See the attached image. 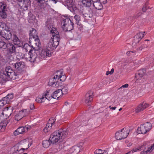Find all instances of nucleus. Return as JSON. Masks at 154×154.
<instances>
[{"label": "nucleus", "instance_id": "44", "mask_svg": "<svg viewBox=\"0 0 154 154\" xmlns=\"http://www.w3.org/2000/svg\"><path fill=\"white\" fill-rule=\"evenodd\" d=\"M88 2H90V4L89 6H85V7H90L91 5V2H93V3L95 2H97V1H100V0H87Z\"/></svg>", "mask_w": 154, "mask_h": 154}, {"label": "nucleus", "instance_id": "24", "mask_svg": "<svg viewBox=\"0 0 154 154\" xmlns=\"http://www.w3.org/2000/svg\"><path fill=\"white\" fill-rule=\"evenodd\" d=\"M146 70L145 69H143L138 71V72L136 74L135 77L137 79H140L145 74Z\"/></svg>", "mask_w": 154, "mask_h": 154}, {"label": "nucleus", "instance_id": "63", "mask_svg": "<svg viewBox=\"0 0 154 154\" xmlns=\"http://www.w3.org/2000/svg\"><path fill=\"white\" fill-rule=\"evenodd\" d=\"M130 51L131 53H134L136 52V51Z\"/></svg>", "mask_w": 154, "mask_h": 154}, {"label": "nucleus", "instance_id": "56", "mask_svg": "<svg viewBox=\"0 0 154 154\" xmlns=\"http://www.w3.org/2000/svg\"><path fill=\"white\" fill-rule=\"evenodd\" d=\"M109 107L110 109H112V110H115L116 108V107L115 106L114 107H111V106H109Z\"/></svg>", "mask_w": 154, "mask_h": 154}, {"label": "nucleus", "instance_id": "37", "mask_svg": "<svg viewBox=\"0 0 154 154\" xmlns=\"http://www.w3.org/2000/svg\"><path fill=\"white\" fill-rule=\"evenodd\" d=\"M21 112L23 113L24 116H26L27 115L29 114L30 111H29L28 109H24L20 111V113Z\"/></svg>", "mask_w": 154, "mask_h": 154}, {"label": "nucleus", "instance_id": "46", "mask_svg": "<svg viewBox=\"0 0 154 154\" xmlns=\"http://www.w3.org/2000/svg\"><path fill=\"white\" fill-rule=\"evenodd\" d=\"M2 99L1 100H0V109L4 105L6 104L5 103H4V102Z\"/></svg>", "mask_w": 154, "mask_h": 154}, {"label": "nucleus", "instance_id": "48", "mask_svg": "<svg viewBox=\"0 0 154 154\" xmlns=\"http://www.w3.org/2000/svg\"><path fill=\"white\" fill-rule=\"evenodd\" d=\"M30 109L31 110H33L35 109V106L33 104L31 103L30 105Z\"/></svg>", "mask_w": 154, "mask_h": 154}, {"label": "nucleus", "instance_id": "53", "mask_svg": "<svg viewBox=\"0 0 154 154\" xmlns=\"http://www.w3.org/2000/svg\"><path fill=\"white\" fill-rule=\"evenodd\" d=\"M101 2L103 4H105L107 2V0H100V2Z\"/></svg>", "mask_w": 154, "mask_h": 154}, {"label": "nucleus", "instance_id": "41", "mask_svg": "<svg viewBox=\"0 0 154 154\" xmlns=\"http://www.w3.org/2000/svg\"><path fill=\"white\" fill-rule=\"evenodd\" d=\"M143 146H140L138 147H135L131 151L133 152H135L137 151H140L141 150V148Z\"/></svg>", "mask_w": 154, "mask_h": 154}, {"label": "nucleus", "instance_id": "55", "mask_svg": "<svg viewBox=\"0 0 154 154\" xmlns=\"http://www.w3.org/2000/svg\"><path fill=\"white\" fill-rule=\"evenodd\" d=\"M128 86V84H126L125 85H123L121 88H127Z\"/></svg>", "mask_w": 154, "mask_h": 154}, {"label": "nucleus", "instance_id": "54", "mask_svg": "<svg viewBox=\"0 0 154 154\" xmlns=\"http://www.w3.org/2000/svg\"><path fill=\"white\" fill-rule=\"evenodd\" d=\"M23 147H21L19 149V151H20L21 150H24L26 149H27L28 148H29L27 147L26 148H23Z\"/></svg>", "mask_w": 154, "mask_h": 154}, {"label": "nucleus", "instance_id": "15", "mask_svg": "<svg viewBox=\"0 0 154 154\" xmlns=\"http://www.w3.org/2000/svg\"><path fill=\"white\" fill-rule=\"evenodd\" d=\"M5 48H7L9 53L12 54L16 51V47L11 43H8L5 46Z\"/></svg>", "mask_w": 154, "mask_h": 154}, {"label": "nucleus", "instance_id": "9", "mask_svg": "<svg viewBox=\"0 0 154 154\" xmlns=\"http://www.w3.org/2000/svg\"><path fill=\"white\" fill-rule=\"evenodd\" d=\"M8 8L7 4L4 2H0V17L2 19H5L7 17Z\"/></svg>", "mask_w": 154, "mask_h": 154}, {"label": "nucleus", "instance_id": "45", "mask_svg": "<svg viewBox=\"0 0 154 154\" xmlns=\"http://www.w3.org/2000/svg\"><path fill=\"white\" fill-rule=\"evenodd\" d=\"M6 25L4 23H0V29H2L3 30V29H4L5 28ZM5 29H4V30Z\"/></svg>", "mask_w": 154, "mask_h": 154}, {"label": "nucleus", "instance_id": "6", "mask_svg": "<svg viewBox=\"0 0 154 154\" xmlns=\"http://www.w3.org/2000/svg\"><path fill=\"white\" fill-rule=\"evenodd\" d=\"M151 128V124L146 122L143 124H141L140 127L138 128L137 131L138 134H145L149 131Z\"/></svg>", "mask_w": 154, "mask_h": 154}, {"label": "nucleus", "instance_id": "10", "mask_svg": "<svg viewBox=\"0 0 154 154\" xmlns=\"http://www.w3.org/2000/svg\"><path fill=\"white\" fill-rule=\"evenodd\" d=\"M129 134L128 130L124 128L120 131H118L115 134V137L117 140H121L127 137Z\"/></svg>", "mask_w": 154, "mask_h": 154}, {"label": "nucleus", "instance_id": "20", "mask_svg": "<svg viewBox=\"0 0 154 154\" xmlns=\"http://www.w3.org/2000/svg\"><path fill=\"white\" fill-rule=\"evenodd\" d=\"M1 35L7 40H9L12 37V34L10 31L4 30L1 33Z\"/></svg>", "mask_w": 154, "mask_h": 154}, {"label": "nucleus", "instance_id": "49", "mask_svg": "<svg viewBox=\"0 0 154 154\" xmlns=\"http://www.w3.org/2000/svg\"><path fill=\"white\" fill-rule=\"evenodd\" d=\"M103 152L101 150V151H100V154H108L107 152L106 151L103 150Z\"/></svg>", "mask_w": 154, "mask_h": 154}, {"label": "nucleus", "instance_id": "4", "mask_svg": "<svg viewBox=\"0 0 154 154\" xmlns=\"http://www.w3.org/2000/svg\"><path fill=\"white\" fill-rule=\"evenodd\" d=\"M9 64L18 73H21L24 71L26 64L23 61L15 62L14 61H11L9 62Z\"/></svg>", "mask_w": 154, "mask_h": 154}, {"label": "nucleus", "instance_id": "17", "mask_svg": "<svg viewBox=\"0 0 154 154\" xmlns=\"http://www.w3.org/2000/svg\"><path fill=\"white\" fill-rule=\"evenodd\" d=\"M149 106V104L143 102L136 108L135 110V112L137 113H139L144 110Z\"/></svg>", "mask_w": 154, "mask_h": 154}, {"label": "nucleus", "instance_id": "7", "mask_svg": "<svg viewBox=\"0 0 154 154\" xmlns=\"http://www.w3.org/2000/svg\"><path fill=\"white\" fill-rule=\"evenodd\" d=\"M29 38V42L30 43L32 42V39L33 40L35 41V44L38 47H39L40 43V40L38 38V36L37 35L36 31L34 29H32V31H30Z\"/></svg>", "mask_w": 154, "mask_h": 154}, {"label": "nucleus", "instance_id": "57", "mask_svg": "<svg viewBox=\"0 0 154 154\" xmlns=\"http://www.w3.org/2000/svg\"><path fill=\"white\" fill-rule=\"evenodd\" d=\"M148 153L146 151H143L140 152V154H147Z\"/></svg>", "mask_w": 154, "mask_h": 154}, {"label": "nucleus", "instance_id": "40", "mask_svg": "<svg viewBox=\"0 0 154 154\" xmlns=\"http://www.w3.org/2000/svg\"><path fill=\"white\" fill-rule=\"evenodd\" d=\"M82 2L83 5L85 6H89L90 4L89 2H88L87 0H80Z\"/></svg>", "mask_w": 154, "mask_h": 154}, {"label": "nucleus", "instance_id": "26", "mask_svg": "<svg viewBox=\"0 0 154 154\" xmlns=\"http://www.w3.org/2000/svg\"><path fill=\"white\" fill-rule=\"evenodd\" d=\"M23 48L26 51H29V53H35V50H34V48L32 46H30L28 44H26L24 45Z\"/></svg>", "mask_w": 154, "mask_h": 154}, {"label": "nucleus", "instance_id": "38", "mask_svg": "<svg viewBox=\"0 0 154 154\" xmlns=\"http://www.w3.org/2000/svg\"><path fill=\"white\" fill-rule=\"evenodd\" d=\"M74 18L76 21V23L78 25L79 21H81L80 16L78 14H75L74 16Z\"/></svg>", "mask_w": 154, "mask_h": 154}, {"label": "nucleus", "instance_id": "5", "mask_svg": "<svg viewBox=\"0 0 154 154\" xmlns=\"http://www.w3.org/2000/svg\"><path fill=\"white\" fill-rule=\"evenodd\" d=\"M65 5L72 12L79 11L81 13L82 12L83 9H79L74 4L73 0H66Z\"/></svg>", "mask_w": 154, "mask_h": 154}, {"label": "nucleus", "instance_id": "22", "mask_svg": "<svg viewBox=\"0 0 154 154\" xmlns=\"http://www.w3.org/2000/svg\"><path fill=\"white\" fill-rule=\"evenodd\" d=\"M80 148L77 146H74L70 149L69 153L67 154H77L80 151Z\"/></svg>", "mask_w": 154, "mask_h": 154}, {"label": "nucleus", "instance_id": "13", "mask_svg": "<svg viewBox=\"0 0 154 154\" xmlns=\"http://www.w3.org/2000/svg\"><path fill=\"white\" fill-rule=\"evenodd\" d=\"M55 122V119L54 118H51L50 119L43 131L45 133L48 132L51 129L52 126L53 127Z\"/></svg>", "mask_w": 154, "mask_h": 154}, {"label": "nucleus", "instance_id": "30", "mask_svg": "<svg viewBox=\"0 0 154 154\" xmlns=\"http://www.w3.org/2000/svg\"><path fill=\"white\" fill-rule=\"evenodd\" d=\"M93 6L96 9L98 10H101L103 8L102 5L100 1H97L93 3Z\"/></svg>", "mask_w": 154, "mask_h": 154}, {"label": "nucleus", "instance_id": "50", "mask_svg": "<svg viewBox=\"0 0 154 154\" xmlns=\"http://www.w3.org/2000/svg\"><path fill=\"white\" fill-rule=\"evenodd\" d=\"M36 1L38 2L39 3L41 4L45 2L44 0H35Z\"/></svg>", "mask_w": 154, "mask_h": 154}, {"label": "nucleus", "instance_id": "1", "mask_svg": "<svg viewBox=\"0 0 154 154\" xmlns=\"http://www.w3.org/2000/svg\"><path fill=\"white\" fill-rule=\"evenodd\" d=\"M54 21L52 18L48 19L46 23V26L50 30L52 37L48 43V45L51 48H56L59 45L60 36L57 29L53 26Z\"/></svg>", "mask_w": 154, "mask_h": 154}, {"label": "nucleus", "instance_id": "62", "mask_svg": "<svg viewBox=\"0 0 154 154\" xmlns=\"http://www.w3.org/2000/svg\"><path fill=\"white\" fill-rule=\"evenodd\" d=\"M110 74V72L109 71H108L106 72V75H108L109 74Z\"/></svg>", "mask_w": 154, "mask_h": 154}, {"label": "nucleus", "instance_id": "21", "mask_svg": "<svg viewBox=\"0 0 154 154\" xmlns=\"http://www.w3.org/2000/svg\"><path fill=\"white\" fill-rule=\"evenodd\" d=\"M28 130V127H21L18 128L14 133V135H17L19 134H22L27 131Z\"/></svg>", "mask_w": 154, "mask_h": 154}, {"label": "nucleus", "instance_id": "33", "mask_svg": "<svg viewBox=\"0 0 154 154\" xmlns=\"http://www.w3.org/2000/svg\"><path fill=\"white\" fill-rule=\"evenodd\" d=\"M51 92L50 90H49L48 91H47L46 93L44 94H43V95L45 97V100L46 99H48V100H50L51 98Z\"/></svg>", "mask_w": 154, "mask_h": 154}, {"label": "nucleus", "instance_id": "39", "mask_svg": "<svg viewBox=\"0 0 154 154\" xmlns=\"http://www.w3.org/2000/svg\"><path fill=\"white\" fill-rule=\"evenodd\" d=\"M6 44H7L2 40H0V48H3L6 49L5 46Z\"/></svg>", "mask_w": 154, "mask_h": 154}, {"label": "nucleus", "instance_id": "27", "mask_svg": "<svg viewBox=\"0 0 154 154\" xmlns=\"http://www.w3.org/2000/svg\"><path fill=\"white\" fill-rule=\"evenodd\" d=\"M61 89H58L54 92L51 94V98L58 99L61 96Z\"/></svg>", "mask_w": 154, "mask_h": 154}, {"label": "nucleus", "instance_id": "59", "mask_svg": "<svg viewBox=\"0 0 154 154\" xmlns=\"http://www.w3.org/2000/svg\"><path fill=\"white\" fill-rule=\"evenodd\" d=\"M114 71V69L112 68L111 69V71L110 72V74H112L113 73V72Z\"/></svg>", "mask_w": 154, "mask_h": 154}, {"label": "nucleus", "instance_id": "18", "mask_svg": "<svg viewBox=\"0 0 154 154\" xmlns=\"http://www.w3.org/2000/svg\"><path fill=\"white\" fill-rule=\"evenodd\" d=\"M93 92L92 91H89L85 95V101L86 103L88 105L90 104V102L93 100Z\"/></svg>", "mask_w": 154, "mask_h": 154}, {"label": "nucleus", "instance_id": "29", "mask_svg": "<svg viewBox=\"0 0 154 154\" xmlns=\"http://www.w3.org/2000/svg\"><path fill=\"white\" fill-rule=\"evenodd\" d=\"M58 80H60V81L63 82L66 79V76L63 75V72L62 71H58L57 72Z\"/></svg>", "mask_w": 154, "mask_h": 154}, {"label": "nucleus", "instance_id": "16", "mask_svg": "<svg viewBox=\"0 0 154 154\" xmlns=\"http://www.w3.org/2000/svg\"><path fill=\"white\" fill-rule=\"evenodd\" d=\"M36 56V53H29L27 54H26L24 57L27 60L31 62H33L35 60Z\"/></svg>", "mask_w": 154, "mask_h": 154}, {"label": "nucleus", "instance_id": "28", "mask_svg": "<svg viewBox=\"0 0 154 154\" xmlns=\"http://www.w3.org/2000/svg\"><path fill=\"white\" fill-rule=\"evenodd\" d=\"M12 41L14 45H17L19 47L21 46V41L17 35L15 34H13Z\"/></svg>", "mask_w": 154, "mask_h": 154}, {"label": "nucleus", "instance_id": "58", "mask_svg": "<svg viewBox=\"0 0 154 154\" xmlns=\"http://www.w3.org/2000/svg\"><path fill=\"white\" fill-rule=\"evenodd\" d=\"M49 2H54L55 4H56L57 2V1L55 0H49Z\"/></svg>", "mask_w": 154, "mask_h": 154}, {"label": "nucleus", "instance_id": "51", "mask_svg": "<svg viewBox=\"0 0 154 154\" xmlns=\"http://www.w3.org/2000/svg\"><path fill=\"white\" fill-rule=\"evenodd\" d=\"M142 14V12H139L138 13L136 14L135 17H139Z\"/></svg>", "mask_w": 154, "mask_h": 154}, {"label": "nucleus", "instance_id": "34", "mask_svg": "<svg viewBox=\"0 0 154 154\" xmlns=\"http://www.w3.org/2000/svg\"><path fill=\"white\" fill-rule=\"evenodd\" d=\"M51 141L50 140H45L43 141L42 145L43 147L45 148H47L51 144Z\"/></svg>", "mask_w": 154, "mask_h": 154}, {"label": "nucleus", "instance_id": "35", "mask_svg": "<svg viewBox=\"0 0 154 154\" xmlns=\"http://www.w3.org/2000/svg\"><path fill=\"white\" fill-rule=\"evenodd\" d=\"M68 88L67 86H65L61 89V92L62 94H66L68 93Z\"/></svg>", "mask_w": 154, "mask_h": 154}, {"label": "nucleus", "instance_id": "43", "mask_svg": "<svg viewBox=\"0 0 154 154\" xmlns=\"http://www.w3.org/2000/svg\"><path fill=\"white\" fill-rule=\"evenodd\" d=\"M148 47L147 45L146 44H143L140 47L138 48L137 49L138 50L142 51L143 49L145 48H147Z\"/></svg>", "mask_w": 154, "mask_h": 154}, {"label": "nucleus", "instance_id": "3", "mask_svg": "<svg viewBox=\"0 0 154 154\" xmlns=\"http://www.w3.org/2000/svg\"><path fill=\"white\" fill-rule=\"evenodd\" d=\"M67 135V133L60 129L54 132L50 136V140L51 143L54 144L61 139H64Z\"/></svg>", "mask_w": 154, "mask_h": 154}, {"label": "nucleus", "instance_id": "14", "mask_svg": "<svg viewBox=\"0 0 154 154\" xmlns=\"http://www.w3.org/2000/svg\"><path fill=\"white\" fill-rule=\"evenodd\" d=\"M58 80L57 75H56L54 78L50 79L48 85L53 87H58L59 85L57 84Z\"/></svg>", "mask_w": 154, "mask_h": 154}, {"label": "nucleus", "instance_id": "47", "mask_svg": "<svg viewBox=\"0 0 154 154\" xmlns=\"http://www.w3.org/2000/svg\"><path fill=\"white\" fill-rule=\"evenodd\" d=\"M15 118L16 120L18 121L21 119V117L19 115L16 114L15 116Z\"/></svg>", "mask_w": 154, "mask_h": 154}, {"label": "nucleus", "instance_id": "52", "mask_svg": "<svg viewBox=\"0 0 154 154\" xmlns=\"http://www.w3.org/2000/svg\"><path fill=\"white\" fill-rule=\"evenodd\" d=\"M100 151H101V150L100 149H98V150H97L94 152V154H100Z\"/></svg>", "mask_w": 154, "mask_h": 154}, {"label": "nucleus", "instance_id": "23", "mask_svg": "<svg viewBox=\"0 0 154 154\" xmlns=\"http://www.w3.org/2000/svg\"><path fill=\"white\" fill-rule=\"evenodd\" d=\"M144 37V34L142 32H140L137 34L134 37L133 42L135 44L139 43L140 41Z\"/></svg>", "mask_w": 154, "mask_h": 154}, {"label": "nucleus", "instance_id": "31", "mask_svg": "<svg viewBox=\"0 0 154 154\" xmlns=\"http://www.w3.org/2000/svg\"><path fill=\"white\" fill-rule=\"evenodd\" d=\"M78 8L79 9H83V11H82V13H80L79 11L78 12H72L74 13L75 14L76 13V14H82L83 15V17L86 20H89V19H88V18H90V17H91L88 14H84L83 13L84 8L83 7H82V8H80V9H79V8Z\"/></svg>", "mask_w": 154, "mask_h": 154}, {"label": "nucleus", "instance_id": "61", "mask_svg": "<svg viewBox=\"0 0 154 154\" xmlns=\"http://www.w3.org/2000/svg\"><path fill=\"white\" fill-rule=\"evenodd\" d=\"M131 53L130 51H128L126 53V54L127 56H130V55Z\"/></svg>", "mask_w": 154, "mask_h": 154}, {"label": "nucleus", "instance_id": "12", "mask_svg": "<svg viewBox=\"0 0 154 154\" xmlns=\"http://www.w3.org/2000/svg\"><path fill=\"white\" fill-rule=\"evenodd\" d=\"M53 48H50L48 46L45 49H42L39 51V57L42 58L45 57L46 56H50L51 53V51Z\"/></svg>", "mask_w": 154, "mask_h": 154}, {"label": "nucleus", "instance_id": "2", "mask_svg": "<svg viewBox=\"0 0 154 154\" xmlns=\"http://www.w3.org/2000/svg\"><path fill=\"white\" fill-rule=\"evenodd\" d=\"M17 75L10 66H7L4 70L0 71V82L3 83L11 79L15 80Z\"/></svg>", "mask_w": 154, "mask_h": 154}, {"label": "nucleus", "instance_id": "25", "mask_svg": "<svg viewBox=\"0 0 154 154\" xmlns=\"http://www.w3.org/2000/svg\"><path fill=\"white\" fill-rule=\"evenodd\" d=\"M13 94H9L5 97L3 98L2 99L6 104H8L13 99Z\"/></svg>", "mask_w": 154, "mask_h": 154}, {"label": "nucleus", "instance_id": "60", "mask_svg": "<svg viewBox=\"0 0 154 154\" xmlns=\"http://www.w3.org/2000/svg\"><path fill=\"white\" fill-rule=\"evenodd\" d=\"M1 129L3 128L4 130L6 128V126L5 125H2V126H1Z\"/></svg>", "mask_w": 154, "mask_h": 154}, {"label": "nucleus", "instance_id": "11", "mask_svg": "<svg viewBox=\"0 0 154 154\" xmlns=\"http://www.w3.org/2000/svg\"><path fill=\"white\" fill-rule=\"evenodd\" d=\"M19 3L18 4L19 6L24 11H26L28 8L31 5V0H18Z\"/></svg>", "mask_w": 154, "mask_h": 154}, {"label": "nucleus", "instance_id": "19", "mask_svg": "<svg viewBox=\"0 0 154 154\" xmlns=\"http://www.w3.org/2000/svg\"><path fill=\"white\" fill-rule=\"evenodd\" d=\"M29 143L28 139H25L20 141L19 143H17L16 145L19 148L21 147H26L27 145L28 148H29L30 146H29Z\"/></svg>", "mask_w": 154, "mask_h": 154}, {"label": "nucleus", "instance_id": "32", "mask_svg": "<svg viewBox=\"0 0 154 154\" xmlns=\"http://www.w3.org/2000/svg\"><path fill=\"white\" fill-rule=\"evenodd\" d=\"M20 148L17 147L16 145L14 146L12 149V151L11 153V154H20V152L19 149Z\"/></svg>", "mask_w": 154, "mask_h": 154}, {"label": "nucleus", "instance_id": "64", "mask_svg": "<svg viewBox=\"0 0 154 154\" xmlns=\"http://www.w3.org/2000/svg\"><path fill=\"white\" fill-rule=\"evenodd\" d=\"M3 31H4L3 29L2 30L1 29H0V35H1V33Z\"/></svg>", "mask_w": 154, "mask_h": 154}, {"label": "nucleus", "instance_id": "8", "mask_svg": "<svg viewBox=\"0 0 154 154\" xmlns=\"http://www.w3.org/2000/svg\"><path fill=\"white\" fill-rule=\"evenodd\" d=\"M63 26V28H64L68 31H70L74 28V24L69 18H66L63 20L61 23Z\"/></svg>", "mask_w": 154, "mask_h": 154}, {"label": "nucleus", "instance_id": "36", "mask_svg": "<svg viewBox=\"0 0 154 154\" xmlns=\"http://www.w3.org/2000/svg\"><path fill=\"white\" fill-rule=\"evenodd\" d=\"M45 100V97L43 96V95L41 97H38L35 99V101L39 103H41L44 102Z\"/></svg>", "mask_w": 154, "mask_h": 154}, {"label": "nucleus", "instance_id": "42", "mask_svg": "<svg viewBox=\"0 0 154 154\" xmlns=\"http://www.w3.org/2000/svg\"><path fill=\"white\" fill-rule=\"evenodd\" d=\"M148 4L146 3L143 6L142 8V10L143 12H146V10L149 8V6H148Z\"/></svg>", "mask_w": 154, "mask_h": 154}]
</instances>
